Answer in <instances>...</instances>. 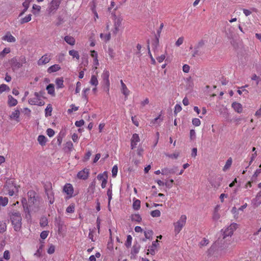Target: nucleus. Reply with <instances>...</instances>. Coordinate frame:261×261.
<instances>
[{"label":"nucleus","mask_w":261,"mask_h":261,"mask_svg":"<svg viewBox=\"0 0 261 261\" xmlns=\"http://www.w3.org/2000/svg\"><path fill=\"white\" fill-rule=\"evenodd\" d=\"M205 41L203 39H201L198 42V43L195 45V46L194 47V51L193 54L192 55L193 57H195L196 55H199L198 49L199 48L202 47L205 45Z\"/></svg>","instance_id":"9"},{"label":"nucleus","mask_w":261,"mask_h":261,"mask_svg":"<svg viewBox=\"0 0 261 261\" xmlns=\"http://www.w3.org/2000/svg\"><path fill=\"white\" fill-rule=\"evenodd\" d=\"M48 234V231H43L42 232H41V233L40 234V237L42 239H45L47 238Z\"/></svg>","instance_id":"61"},{"label":"nucleus","mask_w":261,"mask_h":261,"mask_svg":"<svg viewBox=\"0 0 261 261\" xmlns=\"http://www.w3.org/2000/svg\"><path fill=\"white\" fill-rule=\"evenodd\" d=\"M140 141L139 135L137 134H134L131 139V147L133 149L136 147L137 143Z\"/></svg>","instance_id":"15"},{"label":"nucleus","mask_w":261,"mask_h":261,"mask_svg":"<svg viewBox=\"0 0 261 261\" xmlns=\"http://www.w3.org/2000/svg\"><path fill=\"white\" fill-rule=\"evenodd\" d=\"M132 237L130 235H128L127 236V240L125 243V245L127 248H129L131 246L132 244Z\"/></svg>","instance_id":"47"},{"label":"nucleus","mask_w":261,"mask_h":261,"mask_svg":"<svg viewBox=\"0 0 261 261\" xmlns=\"http://www.w3.org/2000/svg\"><path fill=\"white\" fill-rule=\"evenodd\" d=\"M181 110V107L178 105L176 104L175 106L174 111V113L175 114H177L178 113L180 112Z\"/></svg>","instance_id":"56"},{"label":"nucleus","mask_w":261,"mask_h":261,"mask_svg":"<svg viewBox=\"0 0 261 261\" xmlns=\"http://www.w3.org/2000/svg\"><path fill=\"white\" fill-rule=\"evenodd\" d=\"M140 201L139 200H136L133 204V208L135 210H138L140 207Z\"/></svg>","instance_id":"42"},{"label":"nucleus","mask_w":261,"mask_h":261,"mask_svg":"<svg viewBox=\"0 0 261 261\" xmlns=\"http://www.w3.org/2000/svg\"><path fill=\"white\" fill-rule=\"evenodd\" d=\"M29 103L32 105H38V106H43L45 102L41 100L39 98H31L29 100Z\"/></svg>","instance_id":"13"},{"label":"nucleus","mask_w":261,"mask_h":261,"mask_svg":"<svg viewBox=\"0 0 261 261\" xmlns=\"http://www.w3.org/2000/svg\"><path fill=\"white\" fill-rule=\"evenodd\" d=\"M101 77L102 79V84L104 90L109 93L110 89L109 72L108 70H104Z\"/></svg>","instance_id":"5"},{"label":"nucleus","mask_w":261,"mask_h":261,"mask_svg":"<svg viewBox=\"0 0 261 261\" xmlns=\"http://www.w3.org/2000/svg\"><path fill=\"white\" fill-rule=\"evenodd\" d=\"M63 191L67 195H71L73 192V188L72 186L70 184H66L64 187Z\"/></svg>","instance_id":"16"},{"label":"nucleus","mask_w":261,"mask_h":261,"mask_svg":"<svg viewBox=\"0 0 261 261\" xmlns=\"http://www.w3.org/2000/svg\"><path fill=\"white\" fill-rule=\"evenodd\" d=\"M254 207H257L261 204V190L257 194L256 197L251 201Z\"/></svg>","instance_id":"10"},{"label":"nucleus","mask_w":261,"mask_h":261,"mask_svg":"<svg viewBox=\"0 0 261 261\" xmlns=\"http://www.w3.org/2000/svg\"><path fill=\"white\" fill-rule=\"evenodd\" d=\"M150 214L153 217H159L161 215V212L159 210H155L151 211Z\"/></svg>","instance_id":"50"},{"label":"nucleus","mask_w":261,"mask_h":261,"mask_svg":"<svg viewBox=\"0 0 261 261\" xmlns=\"http://www.w3.org/2000/svg\"><path fill=\"white\" fill-rule=\"evenodd\" d=\"M118 172V167L117 165L113 166L112 170L113 177H116Z\"/></svg>","instance_id":"55"},{"label":"nucleus","mask_w":261,"mask_h":261,"mask_svg":"<svg viewBox=\"0 0 261 261\" xmlns=\"http://www.w3.org/2000/svg\"><path fill=\"white\" fill-rule=\"evenodd\" d=\"M251 79V80L255 81L256 82V86H257L259 84V83L261 81V77L260 76L257 75L255 73L252 75Z\"/></svg>","instance_id":"31"},{"label":"nucleus","mask_w":261,"mask_h":261,"mask_svg":"<svg viewBox=\"0 0 261 261\" xmlns=\"http://www.w3.org/2000/svg\"><path fill=\"white\" fill-rule=\"evenodd\" d=\"M46 90L47 91V93L49 94L52 96L55 95V87L54 84H49L48 85H47L46 87Z\"/></svg>","instance_id":"22"},{"label":"nucleus","mask_w":261,"mask_h":261,"mask_svg":"<svg viewBox=\"0 0 261 261\" xmlns=\"http://www.w3.org/2000/svg\"><path fill=\"white\" fill-rule=\"evenodd\" d=\"M122 21V18H116L114 22V27H120L121 25Z\"/></svg>","instance_id":"48"},{"label":"nucleus","mask_w":261,"mask_h":261,"mask_svg":"<svg viewBox=\"0 0 261 261\" xmlns=\"http://www.w3.org/2000/svg\"><path fill=\"white\" fill-rule=\"evenodd\" d=\"M231 164H232V159L231 158H230L229 159H228L227 160L226 164L223 167V171H226L228 169H229V167H230Z\"/></svg>","instance_id":"39"},{"label":"nucleus","mask_w":261,"mask_h":261,"mask_svg":"<svg viewBox=\"0 0 261 261\" xmlns=\"http://www.w3.org/2000/svg\"><path fill=\"white\" fill-rule=\"evenodd\" d=\"M159 241L156 240V241H153L152 243L151 246L149 247V249H148V252H147V254H149V252L152 255L155 254V250L158 245Z\"/></svg>","instance_id":"14"},{"label":"nucleus","mask_w":261,"mask_h":261,"mask_svg":"<svg viewBox=\"0 0 261 261\" xmlns=\"http://www.w3.org/2000/svg\"><path fill=\"white\" fill-rule=\"evenodd\" d=\"M2 39L9 42H14L16 41L15 37L11 35L10 33H7L6 35L3 37Z\"/></svg>","instance_id":"19"},{"label":"nucleus","mask_w":261,"mask_h":261,"mask_svg":"<svg viewBox=\"0 0 261 261\" xmlns=\"http://www.w3.org/2000/svg\"><path fill=\"white\" fill-rule=\"evenodd\" d=\"M132 220L140 222L142 220V218L139 214H137L132 215Z\"/></svg>","instance_id":"37"},{"label":"nucleus","mask_w":261,"mask_h":261,"mask_svg":"<svg viewBox=\"0 0 261 261\" xmlns=\"http://www.w3.org/2000/svg\"><path fill=\"white\" fill-rule=\"evenodd\" d=\"M183 42H184V37H179L177 39V40L176 41L175 45L177 46H179L181 44H182Z\"/></svg>","instance_id":"57"},{"label":"nucleus","mask_w":261,"mask_h":261,"mask_svg":"<svg viewBox=\"0 0 261 261\" xmlns=\"http://www.w3.org/2000/svg\"><path fill=\"white\" fill-rule=\"evenodd\" d=\"M61 0H53L51 2V9L52 10H56L58 8Z\"/></svg>","instance_id":"23"},{"label":"nucleus","mask_w":261,"mask_h":261,"mask_svg":"<svg viewBox=\"0 0 261 261\" xmlns=\"http://www.w3.org/2000/svg\"><path fill=\"white\" fill-rule=\"evenodd\" d=\"M89 174V169H84L78 172L77 176L79 178L85 180L88 178Z\"/></svg>","instance_id":"11"},{"label":"nucleus","mask_w":261,"mask_h":261,"mask_svg":"<svg viewBox=\"0 0 261 261\" xmlns=\"http://www.w3.org/2000/svg\"><path fill=\"white\" fill-rule=\"evenodd\" d=\"M11 223L16 231H19L21 228L22 218L18 212L13 211L9 214Z\"/></svg>","instance_id":"1"},{"label":"nucleus","mask_w":261,"mask_h":261,"mask_svg":"<svg viewBox=\"0 0 261 261\" xmlns=\"http://www.w3.org/2000/svg\"><path fill=\"white\" fill-rule=\"evenodd\" d=\"M8 104L10 107L15 106L17 104V100L11 95L8 96Z\"/></svg>","instance_id":"24"},{"label":"nucleus","mask_w":261,"mask_h":261,"mask_svg":"<svg viewBox=\"0 0 261 261\" xmlns=\"http://www.w3.org/2000/svg\"><path fill=\"white\" fill-rule=\"evenodd\" d=\"M174 182V180L173 179H170L168 182H166L165 186L169 189L171 188L172 187L173 184Z\"/></svg>","instance_id":"63"},{"label":"nucleus","mask_w":261,"mask_h":261,"mask_svg":"<svg viewBox=\"0 0 261 261\" xmlns=\"http://www.w3.org/2000/svg\"><path fill=\"white\" fill-rule=\"evenodd\" d=\"M64 40L68 44L70 45H73L75 43V39L71 36H65L64 38Z\"/></svg>","instance_id":"27"},{"label":"nucleus","mask_w":261,"mask_h":261,"mask_svg":"<svg viewBox=\"0 0 261 261\" xmlns=\"http://www.w3.org/2000/svg\"><path fill=\"white\" fill-rule=\"evenodd\" d=\"M7 225L5 223L0 221V233H2L6 230Z\"/></svg>","instance_id":"46"},{"label":"nucleus","mask_w":261,"mask_h":261,"mask_svg":"<svg viewBox=\"0 0 261 261\" xmlns=\"http://www.w3.org/2000/svg\"><path fill=\"white\" fill-rule=\"evenodd\" d=\"M9 63L13 71H14L16 69H19L22 66V64L19 62L16 58H13L11 59L9 61Z\"/></svg>","instance_id":"8"},{"label":"nucleus","mask_w":261,"mask_h":261,"mask_svg":"<svg viewBox=\"0 0 261 261\" xmlns=\"http://www.w3.org/2000/svg\"><path fill=\"white\" fill-rule=\"evenodd\" d=\"M106 172H105L103 174H99L97 175V179L99 180H103L104 178L107 179V175L106 174H105Z\"/></svg>","instance_id":"59"},{"label":"nucleus","mask_w":261,"mask_h":261,"mask_svg":"<svg viewBox=\"0 0 261 261\" xmlns=\"http://www.w3.org/2000/svg\"><path fill=\"white\" fill-rule=\"evenodd\" d=\"M47 135L49 137H53L55 134L54 130L51 128H48L46 130Z\"/></svg>","instance_id":"60"},{"label":"nucleus","mask_w":261,"mask_h":261,"mask_svg":"<svg viewBox=\"0 0 261 261\" xmlns=\"http://www.w3.org/2000/svg\"><path fill=\"white\" fill-rule=\"evenodd\" d=\"M6 190L10 196H13L15 193L18 192V187L15 185L13 180L8 179L6 181Z\"/></svg>","instance_id":"3"},{"label":"nucleus","mask_w":261,"mask_h":261,"mask_svg":"<svg viewBox=\"0 0 261 261\" xmlns=\"http://www.w3.org/2000/svg\"><path fill=\"white\" fill-rule=\"evenodd\" d=\"M91 85L96 86L98 85V80L96 76L92 75L90 81Z\"/></svg>","instance_id":"36"},{"label":"nucleus","mask_w":261,"mask_h":261,"mask_svg":"<svg viewBox=\"0 0 261 261\" xmlns=\"http://www.w3.org/2000/svg\"><path fill=\"white\" fill-rule=\"evenodd\" d=\"M156 40L154 41V42L152 43V45L153 46V49L154 51H155L156 49H157L158 47L159 44V38L157 36H155Z\"/></svg>","instance_id":"49"},{"label":"nucleus","mask_w":261,"mask_h":261,"mask_svg":"<svg viewBox=\"0 0 261 261\" xmlns=\"http://www.w3.org/2000/svg\"><path fill=\"white\" fill-rule=\"evenodd\" d=\"M8 199L7 197L0 196V205L5 206L8 204Z\"/></svg>","instance_id":"35"},{"label":"nucleus","mask_w":261,"mask_h":261,"mask_svg":"<svg viewBox=\"0 0 261 261\" xmlns=\"http://www.w3.org/2000/svg\"><path fill=\"white\" fill-rule=\"evenodd\" d=\"M9 87L6 84H2L0 85V94L2 93L4 91H9Z\"/></svg>","instance_id":"45"},{"label":"nucleus","mask_w":261,"mask_h":261,"mask_svg":"<svg viewBox=\"0 0 261 261\" xmlns=\"http://www.w3.org/2000/svg\"><path fill=\"white\" fill-rule=\"evenodd\" d=\"M147 50H148V54L149 55V57L150 58V59H151V63L152 64H155V61L154 60V59L153 58L151 53H150V47H149V40H148L147 41Z\"/></svg>","instance_id":"40"},{"label":"nucleus","mask_w":261,"mask_h":261,"mask_svg":"<svg viewBox=\"0 0 261 261\" xmlns=\"http://www.w3.org/2000/svg\"><path fill=\"white\" fill-rule=\"evenodd\" d=\"M61 69L60 66L58 64H55L54 65L51 66L47 69V72L49 73H51L52 72H56L59 70Z\"/></svg>","instance_id":"21"},{"label":"nucleus","mask_w":261,"mask_h":261,"mask_svg":"<svg viewBox=\"0 0 261 261\" xmlns=\"http://www.w3.org/2000/svg\"><path fill=\"white\" fill-rule=\"evenodd\" d=\"M45 116H50L51 115L52 112V107L49 104L48 105L47 108L45 109Z\"/></svg>","instance_id":"44"},{"label":"nucleus","mask_w":261,"mask_h":261,"mask_svg":"<svg viewBox=\"0 0 261 261\" xmlns=\"http://www.w3.org/2000/svg\"><path fill=\"white\" fill-rule=\"evenodd\" d=\"M140 249V245H139L138 244H136L134 245V246L132 248V249L131 253L132 254H137L139 252Z\"/></svg>","instance_id":"28"},{"label":"nucleus","mask_w":261,"mask_h":261,"mask_svg":"<svg viewBox=\"0 0 261 261\" xmlns=\"http://www.w3.org/2000/svg\"><path fill=\"white\" fill-rule=\"evenodd\" d=\"M63 82V78H57L56 80L57 88H62L64 87Z\"/></svg>","instance_id":"32"},{"label":"nucleus","mask_w":261,"mask_h":261,"mask_svg":"<svg viewBox=\"0 0 261 261\" xmlns=\"http://www.w3.org/2000/svg\"><path fill=\"white\" fill-rule=\"evenodd\" d=\"M74 211V205L71 204L68 206L66 208V212L69 213H72Z\"/></svg>","instance_id":"54"},{"label":"nucleus","mask_w":261,"mask_h":261,"mask_svg":"<svg viewBox=\"0 0 261 261\" xmlns=\"http://www.w3.org/2000/svg\"><path fill=\"white\" fill-rule=\"evenodd\" d=\"M48 224V221L46 217H42L40 220V225L41 227H45Z\"/></svg>","instance_id":"43"},{"label":"nucleus","mask_w":261,"mask_h":261,"mask_svg":"<svg viewBox=\"0 0 261 261\" xmlns=\"http://www.w3.org/2000/svg\"><path fill=\"white\" fill-rule=\"evenodd\" d=\"M177 169L176 167L173 168H165L162 169V174L163 175H168L169 174H174L175 173Z\"/></svg>","instance_id":"17"},{"label":"nucleus","mask_w":261,"mask_h":261,"mask_svg":"<svg viewBox=\"0 0 261 261\" xmlns=\"http://www.w3.org/2000/svg\"><path fill=\"white\" fill-rule=\"evenodd\" d=\"M238 225L236 223H232L229 225L224 231L223 236V239L227 237L231 236L233 231L237 229Z\"/></svg>","instance_id":"7"},{"label":"nucleus","mask_w":261,"mask_h":261,"mask_svg":"<svg viewBox=\"0 0 261 261\" xmlns=\"http://www.w3.org/2000/svg\"><path fill=\"white\" fill-rule=\"evenodd\" d=\"M107 195L108 196V206L109 207L110 204V201L112 198V191L110 189H109L107 191Z\"/></svg>","instance_id":"52"},{"label":"nucleus","mask_w":261,"mask_h":261,"mask_svg":"<svg viewBox=\"0 0 261 261\" xmlns=\"http://www.w3.org/2000/svg\"><path fill=\"white\" fill-rule=\"evenodd\" d=\"M4 258L7 260L10 259V252L8 250L5 251L4 253Z\"/></svg>","instance_id":"64"},{"label":"nucleus","mask_w":261,"mask_h":261,"mask_svg":"<svg viewBox=\"0 0 261 261\" xmlns=\"http://www.w3.org/2000/svg\"><path fill=\"white\" fill-rule=\"evenodd\" d=\"M208 243V240L206 239L205 238H204L199 244L200 247H201L204 246H206Z\"/></svg>","instance_id":"58"},{"label":"nucleus","mask_w":261,"mask_h":261,"mask_svg":"<svg viewBox=\"0 0 261 261\" xmlns=\"http://www.w3.org/2000/svg\"><path fill=\"white\" fill-rule=\"evenodd\" d=\"M69 54L73 58H76V59H79L80 58V56L79 55V53L77 51H76L75 50H71L69 51Z\"/></svg>","instance_id":"41"},{"label":"nucleus","mask_w":261,"mask_h":261,"mask_svg":"<svg viewBox=\"0 0 261 261\" xmlns=\"http://www.w3.org/2000/svg\"><path fill=\"white\" fill-rule=\"evenodd\" d=\"M44 188L45 189V194H46L48 199L49 200V204H53L54 202V194L52 191L51 184L50 182L46 183Z\"/></svg>","instance_id":"4"},{"label":"nucleus","mask_w":261,"mask_h":261,"mask_svg":"<svg viewBox=\"0 0 261 261\" xmlns=\"http://www.w3.org/2000/svg\"><path fill=\"white\" fill-rule=\"evenodd\" d=\"M231 107L234 109V110L238 113H241L242 112L243 107L240 103L233 102L231 105Z\"/></svg>","instance_id":"18"},{"label":"nucleus","mask_w":261,"mask_h":261,"mask_svg":"<svg viewBox=\"0 0 261 261\" xmlns=\"http://www.w3.org/2000/svg\"><path fill=\"white\" fill-rule=\"evenodd\" d=\"M187 220L186 215H181L179 220L174 223V230L176 233H178L181 230L183 226L185 225Z\"/></svg>","instance_id":"6"},{"label":"nucleus","mask_w":261,"mask_h":261,"mask_svg":"<svg viewBox=\"0 0 261 261\" xmlns=\"http://www.w3.org/2000/svg\"><path fill=\"white\" fill-rule=\"evenodd\" d=\"M261 173V165L259 166V169H257L255 172H254V174L253 175L251 180L252 181H254L258 175Z\"/></svg>","instance_id":"34"},{"label":"nucleus","mask_w":261,"mask_h":261,"mask_svg":"<svg viewBox=\"0 0 261 261\" xmlns=\"http://www.w3.org/2000/svg\"><path fill=\"white\" fill-rule=\"evenodd\" d=\"M95 188V181L94 180L90 184V185L88 189V192L90 194H93L94 192Z\"/></svg>","instance_id":"29"},{"label":"nucleus","mask_w":261,"mask_h":261,"mask_svg":"<svg viewBox=\"0 0 261 261\" xmlns=\"http://www.w3.org/2000/svg\"><path fill=\"white\" fill-rule=\"evenodd\" d=\"M55 250V246L53 245H51L47 250V253L50 254H53V253H54Z\"/></svg>","instance_id":"62"},{"label":"nucleus","mask_w":261,"mask_h":261,"mask_svg":"<svg viewBox=\"0 0 261 261\" xmlns=\"http://www.w3.org/2000/svg\"><path fill=\"white\" fill-rule=\"evenodd\" d=\"M192 123L194 125L196 126H198L200 125L201 122L198 118H194L192 120Z\"/></svg>","instance_id":"53"},{"label":"nucleus","mask_w":261,"mask_h":261,"mask_svg":"<svg viewBox=\"0 0 261 261\" xmlns=\"http://www.w3.org/2000/svg\"><path fill=\"white\" fill-rule=\"evenodd\" d=\"M31 17H32V15L29 14L28 16H27L26 17H25L23 18H21L20 20V24H23L24 23L29 22L31 20Z\"/></svg>","instance_id":"38"},{"label":"nucleus","mask_w":261,"mask_h":261,"mask_svg":"<svg viewBox=\"0 0 261 261\" xmlns=\"http://www.w3.org/2000/svg\"><path fill=\"white\" fill-rule=\"evenodd\" d=\"M23 208H24V211L25 213H28V214H29L30 209L31 210H33V206L31 207V208H30L29 205H28L27 203H23Z\"/></svg>","instance_id":"51"},{"label":"nucleus","mask_w":261,"mask_h":261,"mask_svg":"<svg viewBox=\"0 0 261 261\" xmlns=\"http://www.w3.org/2000/svg\"><path fill=\"white\" fill-rule=\"evenodd\" d=\"M38 141L41 146H44L46 143V138L43 135H39L38 137Z\"/></svg>","instance_id":"26"},{"label":"nucleus","mask_w":261,"mask_h":261,"mask_svg":"<svg viewBox=\"0 0 261 261\" xmlns=\"http://www.w3.org/2000/svg\"><path fill=\"white\" fill-rule=\"evenodd\" d=\"M55 223L58 228L59 231H60L62 228L63 223L60 218H56L55 219Z\"/></svg>","instance_id":"33"},{"label":"nucleus","mask_w":261,"mask_h":261,"mask_svg":"<svg viewBox=\"0 0 261 261\" xmlns=\"http://www.w3.org/2000/svg\"><path fill=\"white\" fill-rule=\"evenodd\" d=\"M120 83L121 85V92L125 95V97H126L129 93V91L127 89L126 86L124 84L122 80L120 81Z\"/></svg>","instance_id":"20"},{"label":"nucleus","mask_w":261,"mask_h":261,"mask_svg":"<svg viewBox=\"0 0 261 261\" xmlns=\"http://www.w3.org/2000/svg\"><path fill=\"white\" fill-rule=\"evenodd\" d=\"M50 60V56L45 54L44 56H43L38 61V65H42L46 64V63H48Z\"/></svg>","instance_id":"12"},{"label":"nucleus","mask_w":261,"mask_h":261,"mask_svg":"<svg viewBox=\"0 0 261 261\" xmlns=\"http://www.w3.org/2000/svg\"><path fill=\"white\" fill-rule=\"evenodd\" d=\"M144 236L146 239L151 240L152 239L153 231L151 230H148L144 231Z\"/></svg>","instance_id":"30"},{"label":"nucleus","mask_w":261,"mask_h":261,"mask_svg":"<svg viewBox=\"0 0 261 261\" xmlns=\"http://www.w3.org/2000/svg\"><path fill=\"white\" fill-rule=\"evenodd\" d=\"M28 202L30 208L35 205V207H38L39 202V197L37 195L36 193L34 191H29L28 192Z\"/></svg>","instance_id":"2"},{"label":"nucleus","mask_w":261,"mask_h":261,"mask_svg":"<svg viewBox=\"0 0 261 261\" xmlns=\"http://www.w3.org/2000/svg\"><path fill=\"white\" fill-rule=\"evenodd\" d=\"M19 111L18 110H16L12 113L10 117L11 119H15L17 122H18L19 120L18 119L19 118Z\"/></svg>","instance_id":"25"}]
</instances>
